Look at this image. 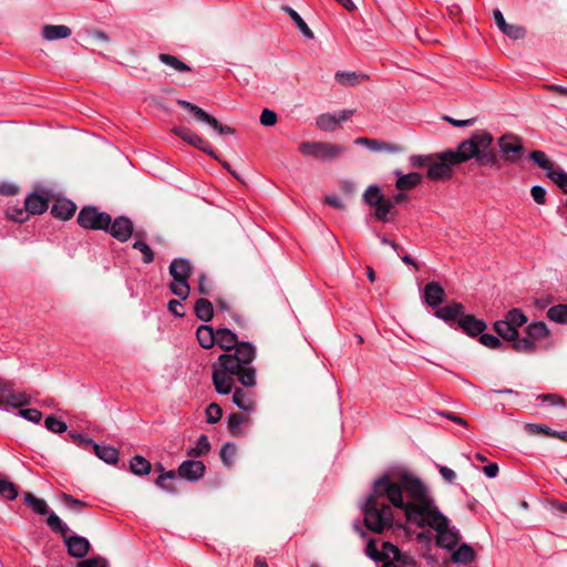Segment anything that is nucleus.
I'll return each instance as SVG.
<instances>
[{"mask_svg": "<svg viewBox=\"0 0 567 567\" xmlns=\"http://www.w3.org/2000/svg\"><path fill=\"white\" fill-rule=\"evenodd\" d=\"M493 17L498 29L506 34L508 38L518 40L523 39L525 35V29L520 25L509 24L505 21L503 13L501 10L495 9L493 12Z\"/></svg>", "mask_w": 567, "mask_h": 567, "instance_id": "nucleus-17", "label": "nucleus"}, {"mask_svg": "<svg viewBox=\"0 0 567 567\" xmlns=\"http://www.w3.org/2000/svg\"><path fill=\"white\" fill-rule=\"evenodd\" d=\"M492 144L491 133L484 130L476 131L468 140L463 141L456 151L447 150L433 155L426 175L434 181L450 178L453 165L471 158H475L482 166L499 167V161Z\"/></svg>", "mask_w": 567, "mask_h": 567, "instance_id": "nucleus-2", "label": "nucleus"}, {"mask_svg": "<svg viewBox=\"0 0 567 567\" xmlns=\"http://www.w3.org/2000/svg\"><path fill=\"white\" fill-rule=\"evenodd\" d=\"M133 248L141 251V254L143 255V261L145 264H151L154 260V252L145 241L135 240L133 244Z\"/></svg>", "mask_w": 567, "mask_h": 567, "instance_id": "nucleus-49", "label": "nucleus"}, {"mask_svg": "<svg viewBox=\"0 0 567 567\" xmlns=\"http://www.w3.org/2000/svg\"><path fill=\"white\" fill-rule=\"evenodd\" d=\"M532 197L537 204H544L546 199V190L542 186H533L530 189Z\"/></svg>", "mask_w": 567, "mask_h": 567, "instance_id": "nucleus-60", "label": "nucleus"}, {"mask_svg": "<svg viewBox=\"0 0 567 567\" xmlns=\"http://www.w3.org/2000/svg\"><path fill=\"white\" fill-rule=\"evenodd\" d=\"M45 427L52 432V433H63L66 431L68 426L65 424V422H63L62 420L60 419H56L55 416L53 415H49L45 417Z\"/></svg>", "mask_w": 567, "mask_h": 567, "instance_id": "nucleus-47", "label": "nucleus"}, {"mask_svg": "<svg viewBox=\"0 0 567 567\" xmlns=\"http://www.w3.org/2000/svg\"><path fill=\"white\" fill-rule=\"evenodd\" d=\"M529 158L535 162L539 167L546 171L547 175L549 171L554 169L553 163L547 158L543 151H534L529 154Z\"/></svg>", "mask_w": 567, "mask_h": 567, "instance_id": "nucleus-46", "label": "nucleus"}, {"mask_svg": "<svg viewBox=\"0 0 567 567\" xmlns=\"http://www.w3.org/2000/svg\"><path fill=\"white\" fill-rule=\"evenodd\" d=\"M111 223V215L104 212H100L94 206L83 207L78 215V224L92 230H107Z\"/></svg>", "mask_w": 567, "mask_h": 567, "instance_id": "nucleus-8", "label": "nucleus"}, {"mask_svg": "<svg viewBox=\"0 0 567 567\" xmlns=\"http://www.w3.org/2000/svg\"><path fill=\"white\" fill-rule=\"evenodd\" d=\"M237 334L227 328L216 330V344L228 352H234L239 346Z\"/></svg>", "mask_w": 567, "mask_h": 567, "instance_id": "nucleus-20", "label": "nucleus"}, {"mask_svg": "<svg viewBox=\"0 0 567 567\" xmlns=\"http://www.w3.org/2000/svg\"><path fill=\"white\" fill-rule=\"evenodd\" d=\"M24 208L32 215L42 214L48 209V199L42 195L33 193L25 198Z\"/></svg>", "mask_w": 567, "mask_h": 567, "instance_id": "nucleus-25", "label": "nucleus"}, {"mask_svg": "<svg viewBox=\"0 0 567 567\" xmlns=\"http://www.w3.org/2000/svg\"><path fill=\"white\" fill-rule=\"evenodd\" d=\"M276 122H277V114L274 111H271L269 109H265L261 112L260 123L264 126H272L276 124Z\"/></svg>", "mask_w": 567, "mask_h": 567, "instance_id": "nucleus-59", "label": "nucleus"}, {"mask_svg": "<svg viewBox=\"0 0 567 567\" xmlns=\"http://www.w3.org/2000/svg\"><path fill=\"white\" fill-rule=\"evenodd\" d=\"M105 231L118 241L125 243L133 234V223L130 218L121 216L114 220L111 219L110 227Z\"/></svg>", "mask_w": 567, "mask_h": 567, "instance_id": "nucleus-13", "label": "nucleus"}, {"mask_svg": "<svg viewBox=\"0 0 567 567\" xmlns=\"http://www.w3.org/2000/svg\"><path fill=\"white\" fill-rule=\"evenodd\" d=\"M452 559L456 564H470L475 559V551L470 545L463 544L454 551Z\"/></svg>", "mask_w": 567, "mask_h": 567, "instance_id": "nucleus-36", "label": "nucleus"}, {"mask_svg": "<svg viewBox=\"0 0 567 567\" xmlns=\"http://www.w3.org/2000/svg\"><path fill=\"white\" fill-rule=\"evenodd\" d=\"M256 348L247 341L239 343L234 352L223 353L212 365L215 390L223 395L231 393L237 380L246 388L256 385V369L252 362Z\"/></svg>", "mask_w": 567, "mask_h": 567, "instance_id": "nucleus-3", "label": "nucleus"}, {"mask_svg": "<svg viewBox=\"0 0 567 567\" xmlns=\"http://www.w3.org/2000/svg\"><path fill=\"white\" fill-rule=\"evenodd\" d=\"M365 553L373 560L382 561V564H384L385 557L383 556V549L381 551H379L377 546L372 542H370L367 545Z\"/></svg>", "mask_w": 567, "mask_h": 567, "instance_id": "nucleus-55", "label": "nucleus"}, {"mask_svg": "<svg viewBox=\"0 0 567 567\" xmlns=\"http://www.w3.org/2000/svg\"><path fill=\"white\" fill-rule=\"evenodd\" d=\"M168 310L176 317H184V307L179 300H171L168 302Z\"/></svg>", "mask_w": 567, "mask_h": 567, "instance_id": "nucleus-64", "label": "nucleus"}, {"mask_svg": "<svg viewBox=\"0 0 567 567\" xmlns=\"http://www.w3.org/2000/svg\"><path fill=\"white\" fill-rule=\"evenodd\" d=\"M71 33V29L64 24H45L42 28V37L48 41L66 39Z\"/></svg>", "mask_w": 567, "mask_h": 567, "instance_id": "nucleus-24", "label": "nucleus"}, {"mask_svg": "<svg viewBox=\"0 0 567 567\" xmlns=\"http://www.w3.org/2000/svg\"><path fill=\"white\" fill-rule=\"evenodd\" d=\"M526 429L530 433H535V434L542 433V434H545L548 436H551V433L554 432V430H551L550 427L543 425V424H527Z\"/></svg>", "mask_w": 567, "mask_h": 567, "instance_id": "nucleus-62", "label": "nucleus"}, {"mask_svg": "<svg viewBox=\"0 0 567 567\" xmlns=\"http://www.w3.org/2000/svg\"><path fill=\"white\" fill-rule=\"evenodd\" d=\"M61 498L65 503V505L72 511L80 512L83 507L86 506V503H84L83 501L74 498L73 496L65 493L62 494Z\"/></svg>", "mask_w": 567, "mask_h": 567, "instance_id": "nucleus-52", "label": "nucleus"}, {"mask_svg": "<svg viewBox=\"0 0 567 567\" xmlns=\"http://www.w3.org/2000/svg\"><path fill=\"white\" fill-rule=\"evenodd\" d=\"M549 330L545 322L535 321L526 328V337L518 338L512 347L517 352L533 353L537 349V343L547 339Z\"/></svg>", "mask_w": 567, "mask_h": 567, "instance_id": "nucleus-6", "label": "nucleus"}, {"mask_svg": "<svg viewBox=\"0 0 567 567\" xmlns=\"http://www.w3.org/2000/svg\"><path fill=\"white\" fill-rule=\"evenodd\" d=\"M233 392V402L234 404L246 413H251L255 411V401L251 394L240 388H234Z\"/></svg>", "mask_w": 567, "mask_h": 567, "instance_id": "nucleus-21", "label": "nucleus"}, {"mask_svg": "<svg viewBox=\"0 0 567 567\" xmlns=\"http://www.w3.org/2000/svg\"><path fill=\"white\" fill-rule=\"evenodd\" d=\"M316 125L324 132H333L338 128L339 122L336 113H323L317 117Z\"/></svg>", "mask_w": 567, "mask_h": 567, "instance_id": "nucleus-35", "label": "nucleus"}, {"mask_svg": "<svg viewBox=\"0 0 567 567\" xmlns=\"http://www.w3.org/2000/svg\"><path fill=\"white\" fill-rule=\"evenodd\" d=\"M548 177L567 194V173L561 169L549 171Z\"/></svg>", "mask_w": 567, "mask_h": 567, "instance_id": "nucleus-48", "label": "nucleus"}, {"mask_svg": "<svg viewBox=\"0 0 567 567\" xmlns=\"http://www.w3.org/2000/svg\"><path fill=\"white\" fill-rule=\"evenodd\" d=\"M382 498L402 509L409 523L433 528L440 547L451 550L457 545L458 533L449 527L447 518L435 506L427 487L411 472L394 470L374 482L363 506L364 524L374 533H381L393 520L392 507Z\"/></svg>", "mask_w": 567, "mask_h": 567, "instance_id": "nucleus-1", "label": "nucleus"}, {"mask_svg": "<svg viewBox=\"0 0 567 567\" xmlns=\"http://www.w3.org/2000/svg\"><path fill=\"white\" fill-rule=\"evenodd\" d=\"M299 151L303 156L330 162L346 153V147L340 144L328 142H301Z\"/></svg>", "mask_w": 567, "mask_h": 567, "instance_id": "nucleus-5", "label": "nucleus"}, {"mask_svg": "<svg viewBox=\"0 0 567 567\" xmlns=\"http://www.w3.org/2000/svg\"><path fill=\"white\" fill-rule=\"evenodd\" d=\"M19 415L35 424L42 419V413L37 409H21Z\"/></svg>", "mask_w": 567, "mask_h": 567, "instance_id": "nucleus-54", "label": "nucleus"}, {"mask_svg": "<svg viewBox=\"0 0 567 567\" xmlns=\"http://www.w3.org/2000/svg\"><path fill=\"white\" fill-rule=\"evenodd\" d=\"M433 155H412L410 163L413 167L430 166Z\"/></svg>", "mask_w": 567, "mask_h": 567, "instance_id": "nucleus-56", "label": "nucleus"}, {"mask_svg": "<svg viewBox=\"0 0 567 567\" xmlns=\"http://www.w3.org/2000/svg\"><path fill=\"white\" fill-rule=\"evenodd\" d=\"M24 503L39 515L49 514V506L43 498L35 497L32 493L27 492L23 494Z\"/></svg>", "mask_w": 567, "mask_h": 567, "instance_id": "nucleus-33", "label": "nucleus"}, {"mask_svg": "<svg viewBox=\"0 0 567 567\" xmlns=\"http://www.w3.org/2000/svg\"><path fill=\"white\" fill-rule=\"evenodd\" d=\"M130 468L133 474L143 476L150 473L152 465L145 457L136 455L131 460Z\"/></svg>", "mask_w": 567, "mask_h": 567, "instance_id": "nucleus-39", "label": "nucleus"}, {"mask_svg": "<svg viewBox=\"0 0 567 567\" xmlns=\"http://www.w3.org/2000/svg\"><path fill=\"white\" fill-rule=\"evenodd\" d=\"M177 104L179 106L186 109L189 113H192L193 116L197 121L208 124L209 126H212L219 134H225V135H233V134H235V130L233 127L219 123L214 116H212L208 113H206L199 106H197V105H195V104H193V103H190L188 101H184V100H178Z\"/></svg>", "mask_w": 567, "mask_h": 567, "instance_id": "nucleus-10", "label": "nucleus"}, {"mask_svg": "<svg viewBox=\"0 0 567 567\" xmlns=\"http://www.w3.org/2000/svg\"><path fill=\"white\" fill-rule=\"evenodd\" d=\"M192 270L190 261L185 258H176L169 265V275L173 278L169 284V289L172 293L181 298V300H185L189 296L190 288L188 279Z\"/></svg>", "mask_w": 567, "mask_h": 567, "instance_id": "nucleus-4", "label": "nucleus"}, {"mask_svg": "<svg viewBox=\"0 0 567 567\" xmlns=\"http://www.w3.org/2000/svg\"><path fill=\"white\" fill-rule=\"evenodd\" d=\"M30 403V396L25 393L11 391L9 394H6V398L0 403V409L10 408H22Z\"/></svg>", "mask_w": 567, "mask_h": 567, "instance_id": "nucleus-31", "label": "nucleus"}, {"mask_svg": "<svg viewBox=\"0 0 567 567\" xmlns=\"http://www.w3.org/2000/svg\"><path fill=\"white\" fill-rule=\"evenodd\" d=\"M501 153L506 162L516 163L523 154L522 140L514 134H505L498 140Z\"/></svg>", "mask_w": 567, "mask_h": 567, "instance_id": "nucleus-11", "label": "nucleus"}, {"mask_svg": "<svg viewBox=\"0 0 567 567\" xmlns=\"http://www.w3.org/2000/svg\"><path fill=\"white\" fill-rule=\"evenodd\" d=\"M223 415L221 408L217 403H210L206 408V421L210 424L217 423Z\"/></svg>", "mask_w": 567, "mask_h": 567, "instance_id": "nucleus-51", "label": "nucleus"}, {"mask_svg": "<svg viewBox=\"0 0 567 567\" xmlns=\"http://www.w3.org/2000/svg\"><path fill=\"white\" fill-rule=\"evenodd\" d=\"M526 322L527 317L520 309L515 308L509 310L504 319L494 323V330L501 338L514 343L518 339V328Z\"/></svg>", "mask_w": 567, "mask_h": 567, "instance_id": "nucleus-7", "label": "nucleus"}, {"mask_svg": "<svg viewBox=\"0 0 567 567\" xmlns=\"http://www.w3.org/2000/svg\"><path fill=\"white\" fill-rule=\"evenodd\" d=\"M19 492L18 487L8 480H0V498L6 501H13L17 498Z\"/></svg>", "mask_w": 567, "mask_h": 567, "instance_id": "nucleus-45", "label": "nucleus"}, {"mask_svg": "<svg viewBox=\"0 0 567 567\" xmlns=\"http://www.w3.org/2000/svg\"><path fill=\"white\" fill-rule=\"evenodd\" d=\"M196 338L200 347L210 349L216 344V330L210 326L202 324L197 328Z\"/></svg>", "mask_w": 567, "mask_h": 567, "instance_id": "nucleus-26", "label": "nucleus"}, {"mask_svg": "<svg viewBox=\"0 0 567 567\" xmlns=\"http://www.w3.org/2000/svg\"><path fill=\"white\" fill-rule=\"evenodd\" d=\"M542 405L566 406V401L563 396L557 394H540L537 398Z\"/></svg>", "mask_w": 567, "mask_h": 567, "instance_id": "nucleus-50", "label": "nucleus"}, {"mask_svg": "<svg viewBox=\"0 0 567 567\" xmlns=\"http://www.w3.org/2000/svg\"><path fill=\"white\" fill-rule=\"evenodd\" d=\"M8 216L16 221L22 223L28 218L29 212H27L25 208L24 209H10L8 212Z\"/></svg>", "mask_w": 567, "mask_h": 567, "instance_id": "nucleus-63", "label": "nucleus"}, {"mask_svg": "<svg viewBox=\"0 0 567 567\" xmlns=\"http://www.w3.org/2000/svg\"><path fill=\"white\" fill-rule=\"evenodd\" d=\"M547 318L554 322L566 324L567 323V305L560 303L553 306L547 311Z\"/></svg>", "mask_w": 567, "mask_h": 567, "instance_id": "nucleus-41", "label": "nucleus"}, {"mask_svg": "<svg viewBox=\"0 0 567 567\" xmlns=\"http://www.w3.org/2000/svg\"><path fill=\"white\" fill-rule=\"evenodd\" d=\"M157 467L161 472V475L155 480V484L168 493H176L177 488L174 484V481L176 480V473L174 471L165 472L161 464H158Z\"/></svg>", "mask_w": 567, "mask_h": 567, "instance_id": "nucleus-28", "label": "nucleus"}, {"mask_svg": "<svg viewBox=\"0 0 567 567\" xmlns=\"http://www.w3.org/2000/svg\"><path fill=\"white\" fill-rule=\"evenodd\" d=\"M75 210H76V206L73 202L62 198V199H58L53 204V206L51 208V214L56 218H60L62 220H68L74 215Z\"/></svg>", "mask_w": 567, "mask_h": 567, "instance_id": "nucleus-22", "label": "nucleus"}, {"mask_svg": "<svg viewBox=\"0 0 567 567\" xmlns=\"http://www.w3.org/2000/svg\"><path fill=\"white\" fill-rule=\"evenodd\" d=\"M235 454H236V449L234 445H231L229 443L225 444L220 451V457H221L223 462L228 465L231 464Z\"/></svg>", "mask_w": 567, "mask_h": 567, "instance_id": "nucleus-57", "label": "nucleus"}, {"mask_svg": "<svg viewBox=\"0 0 567 567\" xmlns=\"http://www.w3.org/2000/svg\"><path fill=\"white\" fill-rule=\"evenodd\" d=\"M354 144L365 146L371 152H394L396 151V147L392 144H388L383 141L375 140V138H368V137H357L354 140Z\"/></svg>", "mask_w": 567, "mask_h": 567, "instance_id": "nucleus-29", "label": "nucleus"}, {"mask_svg": "<svg viewBox=\"0 0 567 567\" xmlns=\"http://www.w3.org/2000/svg\"><path fill=\"white\" fill-rule=\"evenodd\" d=\"M172 131L176 136L181 137L189 145L200 150L202 152L206 153L208 156L213 157L214 159H218L217 154L210 147L209 143L206 142L204 138H202L196 133H194L190 128H188L186 126H174Z\"/></svg>", "mask_w": 567, "mask_h": 567, "instance_id": "nucleus-12", "label": "nucleus"}, {"mask_svg": "<svg viewBox=\"0 0 567 567\" xmlns=\"http://www.w3.org/2000/svg\"><path fill=\"white\" fill-rule=\"evenodd\" d=\"M480 342L489 349H497L502 346L501 340L496 336L483 332L480 334Z\"/></svg>", "mask_w": 567, "mask_h": 567, "instance_id": "nucleus-53", "label": "nucleus"}, {"mask_svg": "<svg viewBox=\"0 0 567 567\" xmlns=\"http://www.w3.org/2000/svg\"><path fill=\"white\" fill-rule=\"evenodd\" d=\"M194 311H195L196 317L199 320L205 321V322H208L209 320H212V318L214 316V309H213L212 302L204 298L198 299L196 301Z\"/></svg>", "mask_w": 567, "mask_h": 567, "instance_id": "nucleus-34", "label": "nucleus"}, {"mask_svg": "<svg viewBox=\"0 0 567 567\" xmlns=\"http://www.w3.org/2000/svg\"><path fill=\"white\" fill-rule=\"evenodd\" d=\"M393 202L390 198H383L379 205L375 206L374 215L381 221H390V214L393 212Z\"/></svg>", "mask_w": 567, "mask_h": 567, "instance_id": "nucleus-40", "label": "nucleus"}, {"mask_svg": "<svg viewBox=\"0 0 567 567\" xmlns=\"http://www.w3.org/2000/svg\"><path fill=\"white\" fill-rule=\"evenodd\" d=\"M64 543L70 556L75 558H83L90 550V542L82 536H68L65 535Z\"/></svg>", "mask_w": 567, "mask_h": 567, "instance_id": "nucleus-16", "label": "nucleus"}, {"mask_svg": "<svg viewBox=\"0 0 567 567\" xmlns=\"http://www.w3.org/2000/svg\"><path fill=\"white\" fill-rule=\"evenodd\" d=\"M282 10L293 20L297 28L307 39H313V32L296 10L288 6L284 7Z\"/></svg>", "mask_w": 567, "mask_h": 567, "instance_id": "nucleus-37", "label": "nucleus"}, {"mask_svg": "<svg viewBox=\"0 0 567 567\" xmlns=\"http://www.w3.org/2000/svg\"><path fill=\"white\" fill-rule=\"evenodd\" d=\"M210 444L206 435H200L195 443V446L190 447L187 452L188 456L198 457L209 452Z\"/></svg>", "mask_w": 567, "mask_h": 567, "instance_id": "nucleus-44", "label": "nucleus"}, {"mask_svg": "<svg viewBox=\"0 0 567 567\" xmlns=\"http://www.w3.org/2000/svg\"><path fill=\"white\" fill-rule=\"evenodd\" d=\"M464 313V306L456 301H451L444 307H441L435 310L434 315L436 318L452 323L457 322V320L463 316Z\"/></svg>", "mask_w": 567, "mask_h": 567, "instance_id": "nucleus-19", "label": "nucleus"}, {"mask_svg": "<svg viewBox=\"0 0 567 567\" xmlns=\"http://www.w3.org/2000/svg\"><path fill=\"white\" fill-rule=\"evenodd\" d=\"M444 297L445 291L439 282L431 281L425 285L423 290V299L429 307L437 308L443 302Z\"/></svg>", "mask_w": 567, "mask_h": 567, "instance_id": "nucleus-18", "label": "nucleus"}, {"mask_svg": "<svg viewBox=\"0 0 567 567\" xmlns=\"http://www.w3.org/2000/svg\"><path fill=\"white\" fill-rule=\"evenodd\" d=\"M158 60L177 73H186L192 70L190 66L187 65L185 62L181 61L177 56L168 53L158 54Z\"/></svg>", "mask_w": 567, "mask_h": 567, "instance_id": "nucleus-32", "label": "nucleus"}, {"mask_svg": "<svg viewBox=\"0 0 567 567\" xmlns=\"http://www.w3.org/2000/svg\"><path fill=\"white\" fill-rule=\"evenodd\" d=\"M69 435L74 443L79 444L80 446H83L84 449H86L87 446H92V444L94 443L91 439H86L78 432H69Z\"/></svg>", "mask_w": 567, "mask_h": 567, "instance_id": "nucleus-61", "label": "nucleus"}, {"mask_svg": "<svg viewBox=\"0 0 567 567\" xmlns=\"http://www.w3.org/2000/svg\"><path fill=\"white\" fill-rule=\"evenodd\" d=\"M249 423V417L239 413H231L227 419L228 431L231 435L240 436L245 434L244 425Z\"/></svg>", "mask_w": 567, "mask_h": 567, "instance_id": "nucleus-30", "label": "nucleus"}, {"mask_svg": "<svg viewBox=\"0 0 567 567\" xmlns=\"http://www.w3.org/2000/svg\"><path fill=\"white\" fill-rule=\"evenodd\" d=\"M334 78L336 81L341 85L353 86L358 84L360 80L367 79V75L357 72L338 71Z\"/></svg>", "mask_w": 567, "mask_h": 567, "instance_id": "nucleus-38", "label": "nucleus"}, {"mask_svg": "<svg viewBox=\"0 0 567 567\" xmlns=\"http://www.w3.org/2000/svg\"><path fill=\"white\" fill-rule=\"evenodd\" d=\"M47 515H48V517H47L48 526L54 533L61 534L63 537H65V535L69 533L68 525L65 523H63L62 519L54 512H49V514H47Z\"/></svg>", "mask_w": 567, "mask_h": 567, "instance_id": "nucleus-42", "label": "nucleus"}, {"mask_svg": "<svg viewBox=\"0 0 567 567\" xmlns=\"http://www.w3.org/2000/svg\"><path fill=\"white\" fill-rule=\"evenodd\" d=\"M78 567H107V561L101 557H93L80 561Z\"/></svg>", "mask_w": 567, "mask_h": 567, "instance_id": "nucleus-58", "label": "nucleus"}, {"mask_svg": "<svg viewBox=\"0 0 567 567\" xmlns=\"http://www.w3.org/2000/svg\"><path fill=\"white\" fill-rule=\"evenodd\" d=\"M394 174L398 176L395 187L401 192L415 188L422 181V175L419 173L401 174L395 171Z\"/></svg>", "mask_w": 567, "mask_h": 567, "instance_id": "nucleus-23", "label": "nucleus"}, {"mask_svg": "<svg viewBox=\"0 0 567 567\" xmlns=\"http://www.w3.org/2000/svg\"><path fill=\"white\" fill-rule=\"evenodd\" d=\"M95 455L107 464H116L118 461V451L110 445H100L93 443L91 446Z\"/></svg>", "mask_w": 567, "mask_h": 567, "instance_id": "nucleus-27", "label": "nucleus"}, {"mask_svg": "<svg viewBox=\"0 0 567 567\" xmlns=\"http://www.w3.org/2000/svg\"><path fill=\"white\" fill-rule=\"evenodd\" d=\"M458 328L470 337H477L486 329V323L473 315H465L457 320Z\"/></svg>", "mask_w": 567, "mask_h": 567, "instance_id": "nucleus-15", "label": "nucleus"}, {"mask_svg": "<svg viewBox=\"0 0 567 567\" xmlns=\"http://www.w3.org/2000/svg\"><path fill=\"white\" fill-rule=\"evenodd\" d=\"M206 471V466L202 461L187 460L178 466V475L187 481L200 480Z\"/></svg>", "mask_w": 567, "mask_h": 567, "instance_id": "nucleus-14", "label": "nucleus"}, {"mask_svg": "<svg viewBox=\"0 0 567 567\" xmlns=\"http://www.w3.org/2000/svg\"><path fill=\"white\" fill-rule=\"evenodd\" d=\"M384 564L381 567H419L412 555L402 551L398 546L390 542L383 543Z\"/></svg>", "mask_w": 567, "mask_h": 567, "instance_id": "nucleus-9", "label": "nucleus"}, {"mask_svg": "<svg viewBox=\"0 0 567 567\" xmlns=\"http://www.w3.org/2000/svg\"><path fill=\"white\" fill-rule=\"evenodd\" d=\"M383 198L385 197L382 195L380 187L377 185H370L363 194L364 203L372 207L379 205Z\"/></svg>", "mask_w": 567, "mask_h": 567, "instance_id": "nucleus-43", "label": "nucleus"}]
</instances>
